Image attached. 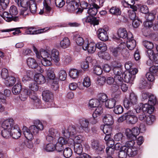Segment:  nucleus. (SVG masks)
Listing matches in <instances>:
<instances>
[{
	"label": "nucleus",
	"instance_id": "680f3d73",
	"mask_svg": "<svg viewBox=\"0 0 158 158\" xmlns=\"http://www.w3.org/2000/svg\"><path fill=\"white\" fill-rule=\"evenodd\" d=\"M91 81L90 78L88 76H85L83 79V85L84 86L88 88L91 85Z\"/></svg>",
	"mask_w": 158,
	"mask_h": 158
},
{
	"label": "nucleus",
	"instance_id": "6e6d98bb",
	"mask_svg": "<svg viewBox=\"0 0 158 158\" xmlns=\"http://www.w3.org/2000/svg\"><path fill=\"white\" fill-rule=\"evenodd\" d=\"M100 103L98 99H91L89 101V106L91 108L97 107L99 105Z\"/></svg>",
	"mask_w": 158,
	"mask_h": 158
},
{
	"label": "nucleus",
	"instance_id": "aec40b11",
	"mask_svg": "<svg viewBox=\"0 0 158 158\" xmlns=\"http://www.w3.org/2000/svg\"><path fill=\"white\" fill-rule=\"evenodd\" d=\"M10 131H11V136L14 139H18L21 135V130L17 124L15 125Z\"/></svg>",
	"mask_w": 158,
	"mask_h": 158
},
{
	"label": "nucleus",
	"instance_id": "338daca9",
	"mask_svg": "<svg viewBox=\"0 0 158 158\" xmlns=\"http://www.w3.org/2000/svg\"><path fill=\"white\" fill-rule=\"evenodd\" d=\"M134 0H124L123 2V5L125 7L129 8L134 4Z\"/></svg>",
	"mask_w": 158,
	"mask_h": 158
},
{
	"label": "nucleus",
	"instance_id": "09e8293b",
	"mask_svg": "<svg viewBox=\"0 0 158 158\" xmlns=\"http://www.w3.org/2000/svg\"><path fill=\"white\" fill-rule=\"evenodd\" d=\"M102 112V107L101 106L97 107L93 114V117L94 118H97L100 116Z\"/></svg>",
	"mask_w": 158,
	"mask_h": 158
},
{
	"label": "nucleus",
	"instance_id": "ddd939ff",
	"mask_svg": "<svg viewBox=\"0 0 158 158\" xmlns=\"http://www.w3.org/2000/svg\"><path fill=\"white\" fill-rule=\"evenodd\" d=\"M139 128L135 127L131 129H126L124 132V134L128 139H136L137 136L140 132Z\"/></svg>",
	"mask_w": 158,
	"mask_h": 158
},
{
	"label": "nucleus",
	"instance_id": "0eeeda50",
	"mask_svg": "<svg viewBox=\"0 0 158 158\" xmlns=\"http://www.w3.org/2000/svg\"><path fill=\"white\" fill-rule=\"evenodd\" d=\"M148 103L143 104H140V106H142V109L143 111L147 112L149 114H152L153 111L154 107L153 106L156 103V97L153 94H150L148 98Z\"/></svg>",
	"mask_w": 158,
	"mask_h": 158
},
{
	"label": "nucleus",
	"instance_id": "9b49d317",
	"mask_svg": "<svg viewBox=\"0 0 158 158\" xmlns=\"http://www.w3.org/2000/svg\"><path fill=\"white\" fill-rule=\"evenodd\" d=\"M42 96L43 100L46 102L45 105H47L45 108H49L52 106L53 104L52 93L49 90H45L43 92Z\"/></svg>",
	"mask_w": 158,
	"mask_h": 158
},
{
	"label": "nucleus",
	"instance_id": "5701e85b",
	"mask_svg": "<svg viewBox=\"0 0 158 158\" xmlns=\"http://www.w3.org/2000/svg\"><path fill=\"white\" fill-rule=\"evenodd\" d=\"M118 35L119 37L123 39L127 38H130L132 37V35L131 33H127V31L125 28H120L118 31Z\"/></svg>",
	"mask_w": 158,
	"mask_h": 158
},
{
	"label": "nucleus",
	"instance_id": "cd10ccee",
	"mask_svg": "<svg viewBox=\"0 0 158 158\" xmlns=\"http://www.w3.org/2000/svg\"><path fill=\"white\" fill-rule=\"evenodd\" d=\"M34 80L35 82L39 84H44L45 82L44 77L41 73L35 74L34 76Z\"/></svg>",
	"mask_w": 158,
	"mask_h": 158
},
{
	"label": "nucleus",
	"instance_id": "39448f33",
	"mask_svg": "<svg viewBox=\"0 0 158 158\" xmlns=\"http://www.w3.org/2000/svg\"><path fill=\"white\" fill-rule=\"evenodd\" d=\"M141 108L139 106L134 110L128 111L125 113L118 118V122L121 123L126 120L129 124H132L135 123L138 121V118L135 115V112L137 113H140L141 110Z\"/></svg>",
	"mask_w": 158,
	"mask_h": 158
},
{
	"label": "nucleus",
	"instance_id": "6e6552de",
	"mask_svg": "<svg viewBox=\"0 0 158 158\" xmlns=\"http://www.w3.org/2000/svg\"><path fill=\"white\" fill-rule=\"evenodd\" d=\"M138 103V97L133 92L130 93L129 98H125L123 101L124 107L128 109Z\"/></svg>",
	"mask_w": 158,
	"mask_h": 158
},
{
	"label": "nucleus",
	"instance_id": "8fccbe9b",
	"mask_svg": "<svg viewBox=\"0 0 158 158\" xmlns=\"http://www.w3.org/2000/svg\"><path fill=\"white\" fill-rule=\"evenodd\" d=\"M29 8L30 12L32 14H35L37 10V6L35 2H29Z\"/></svg>",
	"mask_w": 158,
	"mask_h": 158
},
{
	"label": "nucleus",
	"instance_id": "473e14b6",
	"mask_svg": "<svg viewBox=\"0 0 158 158\" xmlns=\"http://www.w3.org/2000/svg\"><path fill=\"white\" fill-rule=\"evenodd\" d=\"M127 41L126 44L127 47L130 50H132L134 49L136 45L135 41L133 39L132 37L130 38L127 39Z\"/></svg>",
	"mask_w": 158,
	"mask_h": 158
},
{
	"label": "nucleus",
	"instance_id": "dca6fc26",
	"mask_svg": "<svg viewBox=\"0 0 158 158\" xmlns=\"http://www.w3.org/2000/svg\"><path fill=\"white\" fill-rule=\"evenodd\" d=\"M91 145L92 148L96 151L98 154H100L104 151L105 146L100 143L98 140L93 139L91 140Z\"/></svg>",
	"mask_w": 158,
	"mask_h": 158
},
{
	"label": "nucleus",
	"instance_id": "3c124183",
	"mask_svg": "<svg viewBox=\"0 0 158 158\" xmlns=\"http://www.w3.org/2000/svg\"><path fill=\"white\" fill-rule=\"evenodd\" d=\"M88 6V3L85 2H84L82 3V6H80L79 7V6L78 7L76 8L75 10H76V13L77 14H81L83 11V9H86Z\"/></svg>",
	"mask_w": 158,
	"mask_h": 158
},
{
	"label": "nucleus",
	"instance_id": "423d86ee",
	"mask_svg": "<svg viewBox=\"0 0 158 158\" xmlns=\"http://www.w3.org/2000/svg\"><path fill=\"white\" fill-rule=\"evenodd\" d=\"M9 13L7 12H4L2 15V17L6 21L10 22L12 20L17 21L19 20V17L15 16L18 13L17 9L15 6H11L9 9Z\"/></svg>",
	"mask_w": 158,
	"mask_h": 158
},
{
	"label": "nucleus",
	"instance_id": "4468645a",
	"mask_svg": "<svg viewBox=\"0 0 158 158\" xmlns=\"http://www.w3.org/2000/svg\"><path fill=\"white\" fill-rule=\"evenodd\" d=\"M81 131L77 130L74 126H69L67 129L62 131V133L65 137H73L78 132H81Z\"/></svg>",
	"mask_w": 158,
	"mask_h": 158
},
{
	"label": "nucleus",
	"instance_id": "37998d69",
	"mask_svg": "<svg viewBox=\"0 0 158 158\" xmlns=\"http://www.w3.org/2000/svg\"><path fill=\"white\" fill-rule=\"evenodd\" d=\"M15 2L18 6L23 8L28 6L29 2L27 0H15Z\"/></svg>",
	"mask_w": 158,
	"mask_h": 158
},
{
	"label": "nucleus",
	"instance_id": "a211bd4d",
	"mask_svg": "<svg viewBox=\"0 0 158 158\" xmlns=\"http://www.w3.org/2000/svg\"><path fill=\"white\" fill-rule=\"evenodd\" d=\"M82 48L84 50L87 51L90 53H94L96 49V44L93 42H85Z\"/></svg>",
	"mask_w": 158,
	"mask_h": 158
},
{
	"label": "nucleus",
	"instance_id": "b1692460",
	"mask_svg": "<svg viewBox=\"0 0 158 158\" xmlns=\"http://www.w3.org/2000/svg\"><path fill=\"white\" fill-rule=\"evenodd\" d=\"M67 6V10L69 12H73L75 10L76 8H77L79 6V3L74 1H69L66 0Z\"/></svg>",
	"mask_w": 158,
	"mask_h": 158
},
{
	"label": "nucleus",
	"instance_id": "79ce46f5",
	"mask_svg": "<svg viewBox=\"0 0 158 158\" xmlns=\"http://www.w3.org/2000/svg\"><path fill=\"white\" fill-rule=\"evenodd\" d=\"M80 72V70L76 69H71L69 71V75L72 78H76L78 77Z\"/></svg>",
	"mask_w": 158,
	"mask_h": 158
},
{
	"label": "nucleus",
	"instance_id": "58836bf2",
	"mask_svg": "<svg viewBox=\"0 0 158 158\" xmlns=\"http://www.w3.org/2000/svg\"><path fill=\"white\" fill-rule=\"evenodd\" d=\"M22 89V86L19 83L16 84L12 88V91L13 94L15 95H17Z\"/></svg>",
	"mask_w": 158,
	"mask_h": 158
},
{
	"label": "nucleus",
	"instance_id": "e2e57ef3",
	"mask_svg": "<svg viewBox=\"0 0 158 158\" xmlns=\"http://www.w3.org/2000/svg\"><path fill=\"white\" fill-rule=\"evenodd\" d=\"M74 141L75 144H81L84 140L83 136L81 135H78L74 136Z\"/></svg>",
	"mask_w": 158,
	"mask_h": 158
},
{
	"label": "nucleus",
	"instance_id": "2eb2a0df",
	"mask_svg": "<svg viewBox=\"0 0 158 158\" xmlns=\"http://www.w3.org/2000/svg\"><path fill=\"white\" fill-rule=\"evenodd\" d=\"M27 63L28 67L32 69L37 68L38 72L42 73L44 72V69L40 66H38V63L35 59L31 57L28 58L27 60Z\"/></svg>",
	"mask_w": 158,
	"mask_h": 158
},
{
	"label": "nucleus",
	"instance_id": "f257e3e1",
	"mask_svg": "<svg viewBox=\"0 0 158 158\" xmlns=\"http://www.w3.org/2000/svg\"><path fill=\"white\" fill-rule=\"evenodd\" d=\"M33 50L35 53L37 58L41 60L42 64L44 66H50L52 64V59L54 62L57 63L60 60L59 51L55 49L51 51V56L47 51L41 49L39 51L36 48L33 46Z\"/></svg>",
	"mask_w": 158,
	"mask_h": 158
},
{
	"label": "nucleus",
	"instance_id": "412c9836",
	"mask_svg": "<svg viewBox=\"0 0 158 158\" xmlns=\"http://www.w3.org/2000/svg\"><path fill=\"white\" fill-rule=\"evenodd\" d=\"M66 140L63 139V137H60L58 140V142L55 144V149L58 152H60L64 149L63 145L65 144Z\"/></svg>",
	"mask_w": 158,
	"mask_h": 158
},
{
	"label": "nucleus",
	"instance_id": "1a4fd4ad",
	"mask_svg": "<svg viewBox=\"0 0 158 158\" xmlns=\"http://www.w3.org/2000/svg\"><path fill=\"white\" fill-rule=\"evenodd\" d=\"M126 46L125 43H121L117 47L110 48V53L114 57H117L120 55L121 53L122 55L124 54V52L126 50Z\"/></svg>",
	"mask_w": 158,
	"mask_h": 158
},
{
	"label": "nucleus",
	"instance_id": "4c0bfd02",
	"mask_svg": "<svg viewBox=\"0 0 158 158\" xmlns=\"http://www.w3.org/2000/svg\"><path fill=\"white\" fill-rule=\"evenodd\" d=\"M71 60V57L68 55H64L61 58L62 62L64 65H68L70 63Z\"/></svg>",
	"mask_w": 158,
	"mask_h": 158
},
{
	"label": "nucleus",
	"instance_id": "13d9d810",
	"mask_svg": "<svg viewBox=\"0 0 158 158\" xmlns=\"http://www.w3.org/2000/svg\"><path fill=\"white\" fill-rule=\"evenodd\" d=\"M1 132L2 136L5 138L7 139L11 137V131L10 129H3Z\"/></svg>",
	"mask_w": 158,
	"mask_h": 158
},
{
	"label": "nucleus",
	"instance_id": "c9c22d12",
	"mask_svg": "<svg viewBox=\"0 0 158 158\" xmlns=\"http://www.w3.org/2000/svg\"><path fill=\"white\" fill-rule=\"evenodd\" d=\"M70 44V40L67 37L64 38L60 42V47L64 49L69 47Z\"/></svg>",
	"mask_w": 158,
	"mask_h": 158
},
{
	"label": "nucleus",
	"instance_id": "6ab92c4d",
	"mask_svg": "<svg viewBox=\"0 0 158 158\" xmlns=\"http://www.w3.org/2000/svg\"><path fill=\"white\" fill-rule=\"evenodd\" d=\"M30 94V98L33 100V103L34 108L36 109L41 108L42 106L41 100L34 93Z\"/></svg>",
	"mask_w": 158,
	"mask_h": 158
},
{
	"label": "nucleus",
	"instance_id": "f704fd0d",
	"mask_svg": "<svg viewBox=\"0 0 158 158\" xmlns=\"http://www.w3.org/2000/svg\"><path fill=\"white\" fill-rule=\"evenodd\" d=\"M98 56L99 57L107 61L110 60L111 58V56L109 53L104 51L99 52Z\"/></svg>",
	"mask_w": 158,
	"mask_h": 158
},
{
	"label": "nucleus",
	"instance_id": "603ef678",
	"mask_svg": "<svg viewBox=\"0 0 158 158\" xmlns=\"http://www.w3.org/2000/svg\"><path fill=\"white\" fill-rule=\"evenodd\" d=\"M109 11L111 14L117 16L120 15L121 13L120 9L117 7H112Z\"/></svg>",
	"mask_w": 158,
	"mask_h": 158
},
{
	"label": "nucleus",
	"instance_id": "7ed1b4c3",
	"mask_svg": "<svg viewBox=\"0 0 158 158\" xmlns=\"http://www.w3.org/2000/svg\"><path fill=\"white\" fill-rule=\"evenodd\" d=\"M34 124V125L30 126L28 129L25 126L23 127V133L25 138L28 140H32L34 135L38 134L40 131L44 129L42 123L39 120L35 121Z\"/></svg>",
	"mask_w": 158,
	"mask_h": 158
},
{
	"label": "nucleus",
	"instance_id": "bf43d9fd",
	"mask_svg": "<svg viewBox=\"0 0 158 158\" xmlns=\"http://www.w3.org/2000/svg\"><path fill=\"white\" fill-rule=\"evenodd\" d=\"M96 48H97L103 51H106L107 49L106 45L103 42H100L96 44Z\"/></svg>",
	"mask_w": 158,
	"mask_h": 158
},
{
	"label": "nucleus",
	"instance_id": "20e7f679",
	"mask_svg": "<svg viewBox=\"0 0 158 158\" xmlns=\"http://www.w3.org/2000/svg\"><path fill=\"white\" fill-rule=\"evenodd\" d=\"M59 136V133L56 130L53 128L49 130V133L46 137V140L50 143L44 147V149L47 152H51L55 150L56 139Z\"/></svg>",
	"mask_w": 158,
	"mask_h": 158
},
{
	"label": "nucleus",
	"instance_id": "4d7b16f0",
	"mask_svg": "<svg viewBox=\"0 0 158 158\" xmlns=\"http://www.w3.org/2000/svg\"><path fill=\"white\" fill-rule=\"evenodd\" d=\"M74 38L75 39L76 43L78 45H84L85 43L86 42V41H84L83 38L78 35H75Z\"/></svg>",
	"mask_w": 158,
	"mask_h": 158
},
{
	"label": "nucleus",
	"instance_id": "052dcab7",
	"mask_svg": "<svg viewBox=\"0 0 158 158\" xmlns=\"http://www.w3.org/2000/svg\"><path fill=\"white\" fill-rule=\"evenodd\" d=\"M140 108H141V110L140 112H141V114H140L139 116V119L142 121L143 122H145V120L146 119V118L147 115L146 114V113H148L147 112H146L143 111L142 109V106H139ZM148 114H149L148 113Z\"/></svg>",
	"mask_w": 158,
	"mask_h": 158
},
{
	"label": "nucleus",
	"instance_id": "f03ea898",
	"mask_svg": "<svg viewBox=\"0 0 158 158\" xmlns=\"http://www.w3.org/2000/svg\"><path fill=\"white\" fill-rule=\"evenodd\" d=\"M137 69H131L130 72H125L123 73L116 75L114 77L115 84L112 86L113 91H116L119 88L123 81L131 85L133 83V81L135 78V75L138 73Z\"/></svg>",
	"mask_w": 158,
	"mask_h": 158
},
{
	"label": "nucleus",
	"instance_id": "ea45409f",
	"mask_svg": "<svg viewBox=\"0 0 158 158\" xmlns=\"http://www.w3.org/2000/svg\"><path fill=\"white\" fill-rule=\"evenodd\" d=\"M147 54L149 59L147 61L146 64L150 66L153 63V52L152 50H148Z\"/></svg>",
	"mask_w": 158,
	"mask_h": 158
},
{
	"label": "nucleus",
	"instance_id": "c03bdc74",
	"mask_svg": "<svg viewBox=\"0 0 158 158\" xmlns=\"http://www.w3.org/2000/svg\"><path fill=\"white\" fill-rule=\"evenodd\" d=\"M46 74L48 77L49 79L53 80L55 77L54 73V69L51 67L48 68L46 70Z\"/></svg>",
	"mask_w": 158,
	"mask_h": 158
},
{
	"label": "nucleus",
	"instance_id": "69168bd1",
	"mask_svg": "<svg viewBox=\"0 0 158 158\" xmlns=\"http://www.w3.org/2000/svg\"><path fill=\"white\" fill-rule=\"evenodd\" d=\"M143 44L145 47L149 49L148 50H151L154 47L153 44L151 42L145 40L143 42Z\"/></svg>",
	"mask_w": 158,
	"mask_h": 158
},
{
	"label": "nucleus",
	"instance_id": "2f4dec72",
	"mask_svg": "<svg viewBox=\"0 0 158 158\" xmlns=\"http://www.w3.org/2000/svg\"><path fill=\"white\" fill-rule=\"evenodd\" d=\"M16 81V79L15 77L13 76H9L5 79L4 83L6 86H11L14 85Z\"/></svg>",
	"mask_w": 158,
	"mask_h": 158
},
{
	"label": "nucleus",
	"instance_id": "4be33fe9",
	"mask_svg": "<svg viewBox=\"0 0 158 158\" xmlns=\"http://www.w3.org/2000/svg\"><path fill=\"white\" fill-rule=\"evenodd\" d=\"M107 31L102 28H100L98 30L97 34L98 38L100 40L104 41L108 40Z\"/></svg>",
	"mask_w": 158,
	"mask_h": 158
},
{
	"label": "nucleus",
	"instance_id": "a19ab883",
	"mask_svg": "<svg viewBox=\"0 0 158 158\" xmlns=\"http://www.w3.org/2000/svg\"><path fill=\"white\" fill-rule=\"evenodd\" d=\"M11 93L10 90L8 89H6L4 90V94L1 92H0V102H4L6 97H9Z\"/></svg>",
	"mask_w": 158,
	"mask_h": 158
},
{
	"label": "nucleus",
	"instance_id": "864d4df0",
	"mask_svg": "<svg viewBox=\"0 0 158 158\" xmlns=\"http://www.w3.org/2000/svg\"><path fill=\"white\" fill-rule=\"evenodd\" d=\"M75 152L77 154L80 155L83 151L82 145L81 144H75L74 146Z\"/></svg>",
	"mask_w": 158,
	"mask_h": 158
},
{
	"label": "nucleus",
	"instance_id": "774afa93",
	"mask_svg": "<svg viewBox=\"0 0 158 158\" xmlns=\"http://www.w3.org/2000/svg\"><path fill=\"white\" fill-rule=\"evenodd\" d=\"M123 108L120 105H118L114 107V111L116 114H120L123 112Z\"/></svg>",
	"mask_w": 158,
	"mask_h": 158
},
{
	"label": "nucleus",
	"instance_id": "e433bc0d",
	"mask_svg": "<svg viewBox=\"0 0 158 158\" xmlns=\"http://www.w3.org/2000/svg\"><path fill=\"white\" fill-rule=\"evenodd\" d=\"M28 90L25 89H22L19 94V98L22 101H25L27 98L28 95Z\"/></svg>",
	"mask_w": 158,
	"mask_h": 158
},
{
	"label": "nucleus",
	"instance_id": "f3484780",
	"mask_svg": "<svg viewBox=\"0 0 158 158\" xmlns=\"http://www.w3.org/2000/svg\"><path fill=\"white\" fill-rule=\"evenodd\" d=\"M78 123L80 126V131H81V132L84 131L86 132L89 131L88 126L89 122L87 119L85 118H80L78 119Z\"/></svg>",
	"mask_w": 158,
	"mask_h": 158
},
{
	"label": "nucleus",
	"instance_id": "c756f323",
	"mask_svg": "<svg viewBox=\"0 0 158 158\" xmlns=\"http://www.w3.org/2000/svg\"><path fill=\"white\" fill-rule=\"evenodd\" d=\"M29 89L31 91L29 93V96L30 97V94L34 93L35 94H36L35 92L38 90L39 89V85L37 84L35 81L30 83L29 85Z\"/></svg>",
	"mask_w": 158,
	"mask_h": 158
},
{
	"label": "nucleus",
	"instance_id": "72a5a7b5",
	"mask_svg": "<svg viewBox=\"0 0 158 158\" xmlns=\"http://www.w3.org/2000/svg\"><path fill=\"white\" fill-rule=\"evenodd\" d=\"M99 8L98 5L93 6H90L87 10V12L89 15L93 17L96 15L98 12V9Z\"/></svg>",
	"mask_w": 158,
	"mask_h": 158
},
{
	"label": "nucleus",
	"instance_id": "7c9ffc66",
	"mask_svg": "<svg viewBox=\"0 0 158 158\" xmlns=\"http://www.w3.org/2000/svg\"><path fill=\"white\" fill-rule=\"evenodd\" d=\"M92 61V58L90 56H87L85 61L81 63V68L84 71H87L89 68V63Z\"/></svg>",
	"mask_w": 158,
	"mask_h": 158
},
{
	"label": "nucleus",
	"instance_id": "9d476101",
	"mask_svg": "<svg viewBox=\"0 0 158 158\" xmlns=\"http://www.w3.org/2000/svg\"><path fill=\"white\" fill-rule=\"evenodd\" d=\"M127 141L125 145L123 146V149L126 150L131 156H135L137 153V148L133 146L134 145L135 139H129Z\"/></svg>",
	"mask_w": 158,
	"mask_h": 158
},
{
	"label": "nucleus",
	"instance_id": "5fc2aeb1",
	"mask_svg": "<svg viewBox=\"0 0 158 158\" xmlns=\"http://www.w3.org/2000/svg\"><path fill=\"white\" fill-rule=\"evenodd\" d=\"M150 114L147 115L146 118L145 122L148 125H150L152 124L155 120V118L154 115L150 114Z\"/></svg>",
	"mask_w": 158,
	"mask_h": 158
},
{
	"label": "nucleus",
	"instance_id": "f8f14e48",
	"mask_svg": "<svg viewBox=\"0 0 158 158\" xmlns=\"http://www.w3.org/2000/svg\"><path fill=\"white\" fill-rule=\"evenodd\" d=\"M44 8L40 10L39 12L40 15L44 14L45 15L52 16L53 13V10L50 6L51 0H44L43 2Z\"/></svg>",
	"mask_w": 158,
	"mask_h": 158
},
{
	"label": "nucleus",
	"instance_id": "de8ad7c7",
	"mask_svg": "<svg viewBox=\"0 0 158 158\" xmlns=\"http://www.w3.org/2000/svg\"><path fill=\"white\" fill-rule=\"evenodd\" d=\"M129 156H131V155L128 153V152L127 151V150H125L123 149V148H122V150H120L119 151L118 154V156L119 158H126L127 155Z\"/></svg>",
	"mask_w": 158,
	"mask_h": 158
},
{
	"label": "nucleus",
	"instance_id": "c85d7f7f",
	"mask_svg": "<svg viewBox=\"0 0 158 158\" xmlns=\"http://www.w3.org/2000/svg\"><path fill=\"white\" fill-rule=\"evenodd\" d=\"M103 121L106 125H110L114 122L112 116L109 114H106L103 116Z\"/></svg>",
	"mask_w": 158,
	"mask_h": 158
},
{
	"label": "nucleus",
	"instance_id": "49530a36",
	"mask_svg": "<svg viewBox=\"0 0 158 158\" xmlns=\"http://www.w3.org/2000/svg\"><path fill=\"white\" fill-rule=\"evenodd\" d=\"M73 151L69 147L65 148L63 151L64 156L66 158H69L72 156Z\"/></svg>",
	"mask_w": 158,
	"mask_h": 158
},
{
	"label": "nucleus",
	"instance_id": "bb28decb",
	"mask_svg": "<svg viewBox=\"0 0 158 158\" xmlns=\"http://www.w3.org/2000/svg\"><path fill=\"white\" fill-rule=\"evenodd\" d=\"M82 21L84 24L86 23H90L94 26L98 25L99 24V19L93 17L87 16L82 19Z\"/></svg>",
	"mask_w": 158,
	"mask_h": 158
},
{
	"label": "nucleus",
	"instance_id": "a878e982",
	"mask_svg": "<svg viewBox=\"0 0 158 158\" xmlns=\"http://www.w3.org/2000/svg\"><path fill=\"white\" fill-rule=\"evenodd\" d=\"M14 121L12 118H8L5 120L2 123L3 128L11 130L14 126Z\"/></svg>",
	"mask_w": 158,
	"mask_h": 158
},
{
	"label": "nucleus",
	"instance_id": "a18cd8bd",
	"mask_svg": "<svg viewBox=\"0 0 158 158\" xmlns=\"http://www.w3.org/2000/svg\"><path fill=\"white\" fill-rule=\"evenodd\" d=\"M116 103V101L114 99L112 98L110 99H107L105 103V106L107 108H112L114 107Z\"/></svg>",
	"mask_w": 158,
	"mask_h": 158
},
{
	"label": "nucleus",
	"instance_id": "0e129e2a",
	"mask_svg": "<svg viewBox=\"0 0 158 158\" xmlns=\"http://www.w3.org/2000/svg\"><path fill=\"white\" fill-rule=\"evenodd\" d=\"M106 80V79L104 77L99 76L98 77L96 83L99 86H102L105 84Z\"/></svg>",
	"mask_w": 158,
	"mask_h": 158
},
{
	"label": "nucleus",
	"instance_id": "393cba45",
	"mask_svg": "<svg viewBox=\"0 0 158 158\" xmlns=\"http://www.w3.org/2000/svg\"><path fill=\"white\" fill-rule=\"evenodd\" d=\"M25 33L27 34H36L41 33H42L46 31L48 29V27L44 28L43 29H40L37 31H35L34 30V28L33 27H25Z\"/></svg>",
	"mask_w": 158,
	"mask_h": 158
}]
</instances>
